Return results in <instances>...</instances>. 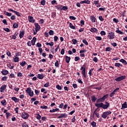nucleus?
Instances as JSON below:
<instances>
[{"mask_svg":"<svg viewBox=\"0 0 127 127\" xmlns=\"http://www.w3.org/2000/svg\"><path fill=\"white\" fill-rule=\"evenodd\" d=\"M109 97V94H107L105 95H104L102 97L100 98H98L97 101L96 103L95 104V107H97L98 109L99 108H102L103 109V110H107L108 108H110V103L105 101L106 99H108V97ZM105 102L104 104L103 103Z\"/></svg>","mask_w":127,"mask_h":127,"instance_id":"f257e3e1","label":"nucleus"},{"mask_svg":"<svg viewBox=\"0 0 127 127\" xmlns=\"http://www.w3.org/2000/svg\"><path fill=\"white\" fill-rule=\"evenodd\" d=\"M26 93L27 94H28L29 97H32L33 96H34V93L33 92V91L31 90V88L28 87L26 90Z\"/></svg>","mask_w":127,"mask_h":127,"instance_id":"f03ea898","label":"nucleus"},{"mask_svg":"<svg viewBox=\"0 0 127 127\" xmlns=\"http://www.w3.org/2000/svg\"><path fill=\"white\" fill-rule=\"evenodd\" d=\"M112 114V112L110 111L104 112L103 113V114L101 115L102 118L103 119H106L107 118H108V116H110Z\"/></svg>","mask_w":127,"mask_h":127,"instance_id":"7ed1b4c3","label":"nucleus"},{"mask_svg":"<svg viewBox=\"0 0 127 127\" xmlns=\"http://www.w3.org/2000/svg\"><path fill=\"white\" fill-rule=\"evenodd\" d=\"M80 70L81 71V73L83 75V76L86 78V65L85 64H83L82 65V66L80 68Z\"/></svg>","mask_w":127,"mask_h":127,"instance_id":"20e7f679","label":"nucleus"},{"mask_svg":"<svg viewBox=\"0 0 127 127\" xmlns=\"http://www.w3.org/2000/svg\"><path fill=\"white\" fill-rule=\"evenodd\" d=\"M115 33L110 31H109L108 33L107 37H108L109 39H115Z\"/></svg>","mask_w":127,"mask_h":127,"instance_id":"39448f33","label":"nucleus"},{"mask_svg":"<svg viewBox=\"0 0 127 127\" xmlns=\"http://www.w3.org/2000/svg\"><path fill=\"white\" fill-rule=\"evenodd\" d=\"M127 78L126 75H122L121 76H119L115 79V81L116 82H121V81H123V80H125Z\"/></svg>","mask_w":127,"mask_h":127,"instance_id":"423d86ee","label":"nucleus"},{"mask_svg":"<svg viewBox=\"0 0 127 127\" xmlns=\"http://www.w3.org/2000/svg\"><path fill=\"white\" fill-rule=\"evenodd\" d=\"M21 118L24 119V120H27L29 118V114L26 113V112H23L21 114Z\"/></svg>","mask_w":127,"mask_h":127,"instance_id":"0eeeda50","label":"nucleus"},{"mask_svg":"<svg viewBox=\"0 0 127 127\" xmlns=\"http://www.w3.org/2000/svg\"><path fill=\"white\" fill-rule=\"evenodd\" d=\"M34 25L35 26V30H37V31H39L40 30V28H41L40 25H39L38 23H35Z\"/></svg>","mask_w":127,"mask_h":127,"instance_id":"6e6552de","label":"nucleus"},{"mask_svg":"<svg viewBox=\"0 0 127 127\" xmlns=\"http://www.w3.org/2000/svg\"><path fill=\"white\" fill-rule=\"evenodd\" d=\"M58 117V119H62L63 118H67L68 115L66 113L61 114Z\"/></svg>","mask_w":127,"mask_h":127,"instance_id":"1a4fd4ad","label":"nucleus"},{"mask_svg":"<svg viewBox=\"0 0 127 127\" xmlns=\"http://www.w3.org/2000/svg\"><path fill=\"white\" fill-rule=\"evenodd\" d=\"M28 19L29 22H31L32 23H34L35 22V20L33 19V17L31 16H28Z\"/></svg>","mask_w":127,"mask_h":127,"instance_id":"9d476101","label":"nucleus"},{"mask_svg":"<svg viewBox=\"0 0 127 127\" xmlns=\"http://www.w3.org/2000/svg\"><path fill=\"white\" fill-rule=\"evenodd\" d=\"M99 1V0H95L93 1V3L97 7H100L101 6V4H100Z\"/></svg>","mask_w":127,"mask_h":127,"instance_id":"9b49d317","label":"nucleus"},{"mask_svg":"<svg viewBox=\"0 0 127 127\" xmlns=\"http://www.w3.org/2000/svg\"><path fill=\"white\" fill-rule=\"evenodd\" d=\"M6 85L4 84L3 85L1 86V87L0 88V92H4V90H5V89H6Z\"/></svg>","mask_w":127,"mask_h":127,"instance_id":"f8f14e48","label":"nucleus"},{"mask_svg":"<svg viewBox=\"0 0 127 127\" xmlns=\"http://www.w3.org/2000/svg\"><path fill=\"white\" fill-rule=\"evenodd\" d=\"M36 37H34L33 38L32 40H31V44L33 46H34V45H35V43L36 42Z\"/></svg>","mask_w":127,"mask_h":127,"instance_id":"ddd939ff","label":"nucleus"},{"mask_svg":"<svg viewBox=\"0 0 127 127\" xmlns=\"http://www.w3.org/2000/svg\"><path fill=\"white\" fill-rule=\"evenodd\" d=\"M11 100L14 102V103H18L19 102V99L15 97H11Z\"/></svg>","mask_w":127,"mask_h":127,"instance_id":"4468645a","label":"nucleus"},{"mask_svg":"<svg viewBox=\"0 0 127 127\" xmlns=\"http://www.w3.org/2000/svg\"><path fill=\"white\" fill-rule=\"evenodd\" d=\"M91 1L89 0H84L83 1H80L81 4H83V3H87V4H90Z\"/></svg>","mask_w":127,"mask_h":127,"instance_id":"2eb2a0df","label":"nucleus"},{"mask_svg":"<svg viewBox=\"0 0 127 127\" xmlns=\"http://www.w3.org/2000/svg\"><path fill=\"white\" fill-rule=\"evenodd\" d=\"M91 101L92 102V103H95V102H96V101H97V100H98L97 99L98 98L96 97L95 95L91 96Z\"/></svg>","mask_w":127,"mask_h":127,"instance_id":"dca6fc26","label":"nucleus"},{"mask_svg":"<svg viewBox=\"0 0 127 127\" xmlns=\"http://www.w3.org/2000/svg\"><path fill=\"white\" fill-rule=\"evenodd\" d=\"M90 20L92 21V22H96V17H95L94 15H91L90 16Z\"/></svg>","mask_w":127,"mask_h":127,"instance_id":"f3484780","label":"nucleus"},{"mask_svg":"<svg viewBox=\"0 0 127 127\" xmlns=\"http://www.w3.org/2000/svg\"><path fill=\"white\" fill-rule=\"evenodd\" d=\"M65 59V62L68 64L69 63V62H70V61L71 60V57L66 56Z\"/></svg>","mask_w":127,"mask_h":127,"instance_id":"a211bd4d","label":"nucleus"},{"mask_svg":"<svg viewBox=\"0 0 127 127\" xmlns=\"http://www.w3.org/2000/svg\"><path fill=\"white\" fill-rule=\"evenodd\" d=\"M127 102H125L122 105L121 110H123V109H127Z\"/></svg>","mask_w":127,"mask_h":127,"instance_id":"6ab92c4d","label":"nucleus"},{"mask_svg":"<svg viewBox=\"0 0 127 127\" xmlns=\"http://www.w3.org/2000/svg\"><path fill=\"white\" fill-rule=\"evenodd\" d=\"M20 38H22L24 36V31H20V34L19 35Z\"/></svg>","mask_w":127,"mask_h":127,"instance_id":"aec40b11","label":"nucleus"},{"mask_svg":"<svg viewBox=\"0 0 127 127\" xmlns=\"http://www.w3.org/2000/svg\"><path fill=\"white\" fill-rule=\"evenodd\" d=\"M116 33H118L119 34L123 35L124 34V32H122L121 30H120V28H117V30H116Z\"/></svg>","mask_w":127,"mask_h":127,"instance_id":"412c9836","label":"nucleus"},{"mask_svg":"<svg viewBox=\"0 0 127 127\" xmlns=\"http://www.w3.org/2000/svg\"><path fill=\"white\" fill-rule=\"evenodd\" d=\"M37 78L41 80H42L44 78V75L42 74H38L37 75Z\"/></svg>","mask_w":127,"mask_h":127,"instance_id":"4be33fe9","label":"nucleus"},{"mask_svg":"<svg viewBox=\"0 0 127 127\" xmlns=\"http://www.w3.org/2000/svg\"><path fill=\"white\" fill-rule=\"evenodd\" d=\"M3 13L5 15H7V16H11V13H9L5 10L3 11Z\"/></svg>","mask_w":127,"mask_h":127,"instance_id":"5701e85b","label":"nucleus"},{"mask_svg":"<svg viewBox=\"0 0 127 127\" xmlns=\"http://www.w3.org/2000/svg\"><path fill=\"white\" fill-rule=\"evenodd\" d=\"M90 31H91V32H98V29H97V28H91L90 30Z\"/></svg>","mask_w":127,"mask_h":127,"instance_id":"b1692460","label":"nucleus"},{"mask_svg":"<svg viewBox=\"0 0 127 127\" xmlns=\"http://www.w3.org/2000/svg\"><path fill=\"white\" fill-rule=\"evenodd\" d=\"M120 62H121L124 65H127V62L125 60V59H122L120 60Z\"/></svg>","mask_w":127,"mask_h":127,"instance_id":"393cba45","label":"nucleus"},{"mask_svg":"<svg viewBox=\"0 0 127 127\" xmlns=\"http://www.w3.org/2000/svg\"><path fill=\"white\" fill-rule=\"evenodd\" d=\"M61 6L62 8L61 10H67L68 9V6H63L62 5H61Z\"/></svg>","mask_w":127,"mask_h":127,"instance_id":"a878e982","label":"nucleus"},{"mask_svg":"<svg viewBox=\"0 0 127 127\" xmlns=\"http://www.w3.org/2000/svg\"><path fill=\"white\" fill-rule=\"evenodd\" d=\"M115 66L120 68V67H123V64H122L121 63H115Z\"/></svg>","mask_w":127,"mask_h":127,"instance_id":"bb28decb","label":"nucleus"},{"mask_svg":"<svg viewBox=\"0 0 127 127\" xmlns=\"http://www.w3.org/2000/svg\"><path fill=\"white\" fill-rule=\"evenodd\" d=\"M1 74H2V75H5L8 74V71L6 70H4L1 71Z\"/></svg>","mask_w":127,"mask_h":127,"instance_id":"cd10ccee","label":"nucleus"},{"mask_svg":"<svg viewBox=\"0 0 127 127\" xmlns=\"http://www.w3.org/2000/svg\"><path fill=\"white\" fill-rule=\"evenodd\" d=\"M69 27L71 29H76V27L73 26V24H72V23H69Z\"/></svg>","mask_w":127,"mask_h":127,"instance_id":"c85d7f7f","label":"nucleus"},{"mask_svg":"<svg viewBox=\"0 0 127 127\" xmlns=\"http://www.w3.org/2000/svg\"><path fill=\"white\" fill-rule=\"evenodd\" d=\"M46 45H50L51 47H52L54 45V43L53 42H51L50 43H46Z\"/></svg>","mask_w":127,"mask_h":127,"instance_id":"c756f323","label":"nucleus"},{"mask_svg":"<svg viewBox=\"0 0 127 127\" xmlns=\"http://www.w3.org/2000/svg\"><path fill=\"white\" fill-rule=\"evenodd\" d=\"M10 116H11V114L8 112L6 113V119H7V120H8V119H9Z\"/></svg>","mask_w":127,"mask_h":127,"instance_id":"7c9ffc66","label":"nucleus"},{"mask_svg":"<svg viewBox=\"0 0 127 127\" xmlns=\"http://www.w3.org/2000/svg\"><path fill=\"white\" fill-rule=\"evenodd\" d=\"M58 111H59V109L57 108L55 109H53V110H50V113H55V112H58Z\"/></svg>","mask_w":127,"mask_h":127,"instance_id":"2f4dec72","label":"nucleus"},{"mask_svg":"<svg viewBox=\"0 0 127 127\" xmlns=\"http://www.w3.org/2000/svg\"><path fill=\"white\" fill-rule=\"evenodd\" d=\"M13 28H17L18 27V23L15 22L13 24Z\"/></svg>","mask_w":127,"mask_h":127,"instance_id":"473e14b6","label":"nucleus"},{"mask_svg":"<svg viewBox=\"0 0 127 127\" xmlns=\"http://www.w3.org/2000/svg\"><path fill=\"white\" fill-rule=\"evenodd\" d=\"M14 58H13L14 62L17 63L18 62V61H19V58L15 56Z\"/></svg>","mask_w":127,"mask_h":127,"instance_id":"72a5a7b5","label":"nucleus"},{"mask_svg":"<svg viewBox=\"0 0 127 127\" xmlns=\"http://www.w3.org/2000/svg\"><path fill=\"white\" fill-rule=\"evenodd\" d=\"M20 65H21V66H22V67H24V66L26 65V62L25 61H23L21 63H20Z\"/></svg>","mask_w":127,"mask_h":127,"instance_id":"f704fd0d","label":"nucleus"},{"mask_svg":"<svg viewBox=\"0 0 127 127\" xmlns=\"http://www.w3.org/2000/svg\"><path fill=\"white\" fill-rule=\"evenodd\" d=\"M1 104L2 106H5V105H6V100H5V99L1 101Z\"/></svg>","mask_w":127,"mask_h":127,"instance_id":"c9c22d12","label":"nucleus"},{"mask_svg":"<svg viewBox=\"0 0 127 127\" xmlns=\"http://www.w3.org/2000/svg\"><path fill=\"white\" fill-rule=\"evenodd\" d=\"M51 17H52V18H53L54 19H55V17H56V12H52Z\"/></svg>","mask_w":127,"mask_h":127,"instance_id":"e433bc0d","label":"nucleus"},{"mask_svg":"<svg viewBox=\"0 0 127 127\" xmlns=\"http://www.w3.org/2000/svg\"><path fill=\"white\" fill-rule=\"evenodd\" d=\"M91 125L92 126V127H97V123L94 121H93L92 123H91Z\"/></svg>","mask_w":127,"mask_h":127,"instance_id":"4c0bfd02","label":"nucleus"},{"mask_svg":"<svg viewBox=\"0 0 127 127\" xmlns=\"http://www.w3.org/2000/svg\"><path fill=\"white\" fill-rule=\"evenodd\" d=\"M82 42H83V43H84V44H85V45H89V43H88V42L87 41V40H86V39H84L83 40H82Z\"/></svg>","mask_w":127,"mask_h":127,"instance_id":"58836bf2","label":"nucleus"},{"mask_svg":"<svg viewBox=\"0 0 127 127\" xmlns=\"http://www.w3.org/2000/svg\"><path fill=\"white\" fill-rule=\"evenodd\" d=\"M81 26H83V25H85V21L84 20H81L80 21V24H79Z\"/></svg>","mask_w":127,"mask_h":127,"instance_id":"ea45409f","label":"nucleus"},{"mask_svg":"<svg viewBox=\"0 0 127 127\" xmlns=\"http://www.w3.org/2000/svg\"><path fill=\"white\" fill-rule=\"evenodd\" d=\"M49 35H54V31H53L52 30H50L49 31Z\"/></svg>","mask_w":127,"mask_h":127,"instance_id":"a19ab883","label":"nucleus"},{"mask_svg":"<svg viewBox=\"0 0 127 127\" xmlns=\"http://www.w3.org/2000/svg\"><path fill=\"white\" fill-rule=\"evenodd\" d=\"M15 57H18V56H21V53L20 52H16L15 53V55L14 56Z\"/></svg>","mask_w":127,"mask_h":127,"instance_id":"79ce46f5","label":"nucleus"},{"mask_svg":"<svg viewBox=\"0 0 127 127\" xmlns=\"http://www.w3.org/2000/svg\"><path fill=\"white\" fill-rule=\"evenodd\" d=\"M71 41H72L73 44H74V45L77 44V43H78V41H77V40H76V39H72Z\"/></svg>","mask_w":127,"mask_h":127,"instance_id":"37998d69","label":"nucleus"},{"mask_svg":"<svg viewBox=\"0 0 127 127\" xmlns=\"http://www.w3.org/2000/svg\"><path fill=\"white\" fill-rule=\"evenodd\" d=\"M112 50V49L111 48V47H108L106 48L105 51L109 52L110 51H111Z\"/></svg>","mask_w":127,"mask_h":127,"instance_id":"c03bdc74","label":"nucleus"},{"mask_svg":"<svg viewBox=\"0 0 127 127\" xmlns=\"http://www.w3.org/2000/svg\"><path fill=\"white\" fill-rule=\"evenodd\" d=\"M45 3H46V0H42L41 1V4L42 5H45Z\"/></svg>","mask_w":127,"mask_h":127,"instance_id":"a18cd8bd","label":"nucleus"},{"mask_svg":"<svg viewBox=\"0 0 127 127\" xmlns=\"http://www.w3.org/2000/svg\"><path fill=\"white\" fill-rule=\"evenodd\" d=\"M58 39H59V38H58V37H57V36H54V40L55 42H57Z\"/></svg>","mask_w":127,"mask_h":127,"instance_id":"49530a36","label":"nucleus"},{"mask_svg":"<svg viewBox=\"0 0 127 127\" xmlns=\"http://www.w3.org/2000/svg\"><path fill=\"white\" fill-rule=\"evenodd\" d=\"M1 81H7V76L2 77L1 78Z\"/></svg>","mask_w":127,"mask_h":127,"instance_id":"de8ad7c7","label":"nucleus"},{"mask_svg":"<svg viewBox=\"0 0 127 127\" xmlns=\"http://www.w3.org/2000/svg\"><path fill=\"white\" fill-rule=\"evenodd\" d=\"M113 21L115 23H119V19H117L116 18H113Z\"/></svg>","mask_w":127,"mask_h":127,"instance_id":"09e8293b","label":"nucleus"},{"mask_svg":"<svg viewBox=\"0 0 127 127\" xmlns=\"http://www.w3.org/2000/svg\"><path fill=\"white\" fill-rule=\"evenodd\" d=\"M93 61H94V62H95V63H97V62L99 61V60L97 57H94L93 59Z\"/></svg>","mask_w":127,"mask_h":127,"instance_id":"8fccbe9b","label":"nucleus"},{"mask_svg":"<svg viewBox=\"0 0 127 127\" xmlns=\"http://www.w3.org/2000/svg\"><path fill=\"white\" fill-rule=\"evenodd\" d=\"M50 86L49 85V81H48L46 84L44 85V87H45L46 88H47Z\"/></svg>","mask_w":127,"mask_h":127,"instance_id":"3c124183","label":"nucleus"},{"mask_svg":"<svg viewBox=\"0 0 127 127\" xmlns=\"http://www.w3.org/2000/svg\"><path fill=\"white\" fill-rule=\"evenodd\" d=\"M98 19H99V20H100V21H104V18H103L102 16H99L98 17Z\"/></svg>","mask_w":127,"mask_h":127,"instance_id":"603ef678","label":"nucleus"},{"mask_svg":"<svg viewBox=\"0 0 127 127\" xmlns=\"http://www.w3.org/2000/svg\"><path fill=\"white\" fill-rule=\"evenodd\" d=\"M95 39H96V40H99V41H101V40H102V37L100 36H97L95 37Z\"/></svg>","mask_w":127,"mask_h":127,"instance_id":"864d4df0","label":"nucleus"},{"mask_svg":"<svg viewBox=\"0 0 127 127\" xmlns=\"http://www.w3.org/2000/svg\"><path fill=\"white\" fill-rule=\"evenodd\" d=\"M3 30H4V31H6V32H10V30L8 28H4L3 29Z\"/></svg>","mask_w":127,"mask_h":127,"instance_id":"5fc2aeb1","label":"nucleus"},{"mask_svg":"<svg viewBox=\"0 0 127 127\" xmlns=\"http://www.w3.org/2000/svg\"><path fill=\"white\" fill-rule=\"evenodd\" d=\"M36 119L38 120H41V116L39 115V114H37Z\"/></svg>","mask_w":127,"mask_h":127,"instance_id":"6e6d98bb","label":"nucleus"},{"mask_svg":"<svg viewBox=\"0 0 127 127\" xmlns=\"http://www.w3.org/2000/svg\"><path fill=\"white\" fill-rule=\"evenodd\" d=\"M56 88L58 89V90H62V87H61V86H60L59 84L56 85Z\"/></svg>","mask_w":127,"mask_h":127,"instance_id":"4d7b16f0","label":"nucleus"},{"mask_svg":"<svg viewBox=\"0 0 127 127\" xmlns=\"http://www.w3.org/2000/svg\"><path fill=\"white\" fill-rule=\"evenodd\" d=\"M40 108L43 110H46L47 109H48V107H47V106H40Z\"/></svg>","mask_w":127,"mask_h":127,"instance_id":"13d9d810","label":"nucleus"},{"mask_svg":"<svg viewBox=\"0 0 127 127\" xmlns=\"http://www.w3.org/2000/svg\"><path fill=\"white\" fill-rule=\"evenodd\" d=\"M55 66L57 67H59V63L58 62V61H57L55 63Z\"/></svg>","mask_w":127,"mask_h":127,"instance_id":"bf43d9fd","label":"nucleus"},{"mask_svg":"<svg viewBox=\"0 0 127 127\" xmlns=\"http://www.w3.org/2000/svg\"><path fill=\"white\" fill-rule=\"evenodd\" d=\"M14 13H15L17 15V16H21V15H20L21 14L19 12L15 11V12H14Z\"/></svg>","mask_w":127,"mask_h":127,"instance_id":"052dcab7","label":"nucleus"},{"mask_svg":"<svg viewBox=\"0 0 127 127\" xmlns=\"http://www.w3.org/2000/svg\"><path fill=\"white\" fill-rule=\"evenodd\" d=\"M6 55H7V56H8L9 57H11V53H10V52L8 51L6 52Z\"/></svg>","mask_w":127,"mask_h":127,"instance_id":"680f3d73","label":"nucleus"},{"mask_svg":"<svg viewBox=\"0 0 127 127\" xmlns=\"http://www.w3.org/2000/svg\"><path fill=\"white\" fill-rule=\"evenodd\" d=\"M100 34L102 36H104V35H106V32H105V31H101V32H100Z\"/></svg>","mask_w":127,"mask_h":127,"instance_id":"e2e57ef3","label":"nucleus"},{"mask_svg":"<svg viewBox=\"0 0 127 127\" xmlns=\"http://www.w3.org/2000/svg\"><path fill=\"white\" fill-rule=\"evenodd\" d=\"M10 37V38H11V39H14V40H15L17 38L16 36H15L14 35L11 36Z\"/></svg>","mask_w":127,"mask_h":127,"instance_id":"0e129e2a","label":"nucleus"},{"mask_svg":"<svg viewBox=\"0 0 127 127\" xmlns=\"http://www.w3.org/2000/svg\"><path fill=\"white\" fill-rule=\"evenodd\" d=\"M80 60V57H75L74 58V61H79Z\"/></svg>","mask_w":127,"mask_h":127,"instance_id":"69168bd1","label":"nucleus"},{"mask_svg":"<svg viewBox=\"0 0 127 127\" xmlns=\"http://www.w3.org/2000/svg\"><path fill=\"white\" fill-rule=\"evenodd\" d=\"M17 77H22L23 75L21 72H18L17 74Z\"/></svg>","mask_w":127,"mask_h":127,"instance_id":"338daca9","label":"nucleus"},{"mask_svg":"<svg viewBox=\"0 0 127 127\" xmlns=\"http://www.w3.org/2000/svg\"><path fill=\"white\" fill-rule=\"evenodd\" d=\"M22 127H28V125L27 124H26L25 123H23L22 125Z\"/></svg>","mask_w":127,"mask_h":127,"instance_id":"774afa93","label":"nucleus"}]
</instances>
